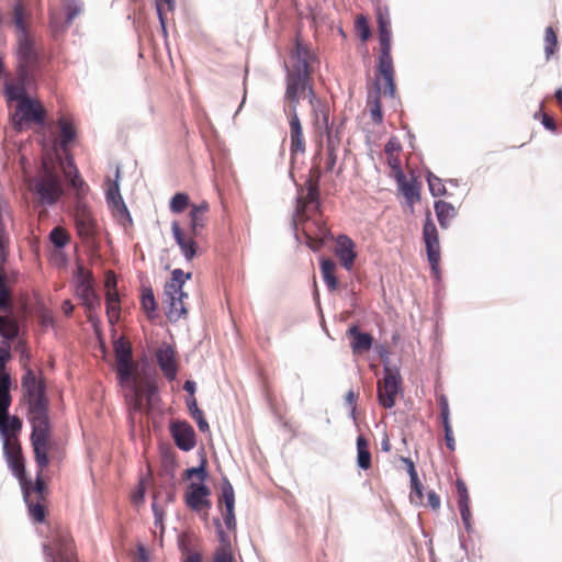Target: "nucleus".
<instances>
[{"instance_id": "58836bf2", "label": "nucleus", "mask_w": 562, "mask_h": 562, "mask_svg": "<svg viewBox=\"0 0 562 562\" xmlns=\"http://www.w3.org/2000/svg\"><path fill=\"white\" fill-rule=\"evenodd\" d=\"M49 241L57 250H63L69 243L70 238L66 231L60 227H54L49 233Z\"/></svg>"}, {"instance_id": "de8ad7c7", "label": "nucleus", "mask_w": 562, "mask_h": 562, "mask_svg": "<svg viewBox=\"0 0 562 562\" xmlns=\"http://www.w3.org/2000/svg\"><path fill=\"white\" fill-rule=\"evenodd\" d=\"M186 285V282L181 280V277L179 273L175 271V269L171 271L169 280L165 283L164 286V293H173L176 291L183 290Z\"/></svg>"}, {"instance_id": "b1692460", "label": "nucleus", "mask_w": 562, "mask_h": 562, "mask_svg": "<svg viewBox=\"0 0 562 562\" xmlns=\"http://www.w3.org/2000/svg\"><path fill=\"white\" fill-rule=\"evenodd\" d=\"M210 205L206 201H202L199 204H193L189 213V233L193 237H199L205 227V218L203 214L206 213Z\"/></svg>"}, {"instance_id": "6e6d98bb", "label": "nucleus", "mask_w": 562, "mask_h": 562, "mask_svg": "<svg viewBox=\"0 0 562 562\" xmlns=\"http://www.w3.org/2000/svg\"><path fill=\"white\" fill-rule=\"evenodd\" d=\"M113 350L116 357H131L132 356V349L131 347L124 341L122 337H119L114 339L113 341Z\"/></svg>"}, {"instance_id": "72a5a7b5", "label": "nucleus", "mask_w": 562, "mask_h": 562, "mask_svg": "<svg viewBox=\"0 0 562 562\" xmlns=\"http://www.w3.org/2000/svg\"><path fill=\"white\" fill-rule=\"evenodd\" d=\"M217 506L221 510L223 506L225 509H235V492L233 485L225 475L222 476L221 493L218 496Z\"/></svg>"}, {"instance_id": "69168bd1", "label": "nucleus", "mask_w": 562, "mask_h": 562, "mask_svg": "<svg viewBox=\"0 0 562 562\" xmlns=\"http://www.w3.org/2000/svg\"><path fill=\"white\" fill-rule=\"evenodd\" d=\"M146 495V479L140 477L138 482V486L133 494V502L135 504L143 503L145 501Z\"/></svg>"}, {"instance_id": "c85d7f7f", "label": "nucleus", "mask_w": 562, "mask_h": 562, "mask_svg": "<svg viewBox=\"0 0 562 562\" xmlns=\"http://www.w3.org/2000/svg\"><path fill=\"white\" fill-rule=\"evenodd\" d=\"M319 269L324 283L326 284L329 292L337 290L338 279L335 276L336 262L328 257H322L319 259Z\"/></svg>"}, {"instance_id": "c03bdc74", "label": "nucleus", "mask_w": 562, "mask_h": 562, "mask_svg": "<svg viewBox=\"0 0 562 562\" xmlns=\"http://www.w3.org/2000/svg\"><path fill=\"white\" fill-rule=\"evenodd\" d=\"M209 476H210V474H209L207 469L204 465V462L202 464H198L195 467H190V468L186 469L183 472V479L186 481H189L192 477H196L199 480L198 482L206 483Z\"/></svg>"}, {"instance_id": "dca6fc26", "label": "nucleus", "mask_w": 562, "mask_h": 562, "mask_svg": "<svg viewBox=\"0 0 562 562\" xmlns=\"http://www.w3.org/2000/svg\"><path fill=\"white\" fill-rule=\"evenodd\" d=\"M336 255L341 266L350 271L357 258L356 243L345 234L339 235L336 239Z\"/></svg>"}, {"instance_id": "c756f323", "label": "nucleus", "mask_w": 562, "mask_h": 562, "mask_svg": "<svg viewBox=\"0 0 562 562\" xmlns=\"http://www.w3.org/2000/svg\"><path fill=\"white\" fill-rule=\"evenodd\" d=\"M164 295L166 297L165 303L167 305L165 315L170 323H177L180 318L187 317L188 308L184 303L179 305V302L170 293H164Z\"/></svg>"}, {"instance_id": "4be33fe9", "label": "nucleus", "mask_w": 562, "mask_h": 562, "mask_svg": "<svg viewBox=\"0 0 562 562\" xmlns=\"http://www.w3.org/2000/svg\"><path fill=\"white\" fill-rule=\"evenodd\" d=\"M440 408V419L443 428V438L446 447L453 452L456 450V440L453 436L452 426L450 423L449 402L446 395L441 394L438 398Z\"/></svg>"}, {"instance_id": "774afa93", "label": "nucleus", "mask_w": 562, "mask_h": 562, "mask_svg": "<svg viewBox=\"0 0 562 562\" xmlns=\"http://www.w3.org/2000/svg\"><path fill=\"white\" fill-rule=\"evenodd\" d=\"M374 353H376L378 357L381 359L382 364H383V371H387L389 360H390L387 348L382 344L376 345L374 347Z\"/></svg>"}, {"instance_id": "423d86ee", "label": "nucleus", "mask_w": 562, "mask_h": 562, "mask_svg": "<svg viewBox=\"0 0 562 562\" xmlns=\"http://www.w3.org/2000/svg\"><path fill=\"white\" fill-rule=\"evenodd\" d=\"M115 376L117 384L121 389L126 390L124 400L128 406L134 409H139V389L136 380L133 376V359L131 357H116L115 359Z\"/></svg>"}, {"instance_id": "37998d69", "label": "nucleus", "mask_w": 562, "mask_h": 562, "mask_svg": "<svg viewBox=\"0 0 562 562\" xmlns=\"http://www.w3.org/2000/svg\"><path fill=\"white\" fill-rule=\"evenodd\" d=\"M544 43V55L549 60L558 50V35L552 26L546 29Z\"/></svg>"}, {"instance_id": "603ef678", "label": "nucleus", "mask_w": 562, "mask_h": 562, "mask_svg": "<svg viewBox=\"0 0 562 562\" xmlns=\"http://www.w3.org/2000/svg\"><path fill=\"white\" fill-rule=\"evenodd\" d=\"M411 493L409 497L413 502L414 497L422 499L424 496V485L420 482L418 474L409 476Z\"/></svg>"}, {"instance_id": "6ab92c4d", "label": "nucleus", "mask_w": 562, "mask_h": 562, "mask_svg": "<svg viewBox=\"0 0 562 562\" xmlns=\"http://www.w3.org/2000/svg\"><path fill=\"white\" fill-rule=\"evenodd\" d=\"M290 126V156L291 162L294 161L297 153L305 151V140L303 137V127L299 114L289 116Z\"/></svg>"}, {"instance_id": "09e8293b", "label": "nucleus", "mask_w": 562, "mask_h": 562, "mask_svg": "<svg viewBox=\"0 0 562 562\" xmlns=\"http://www.w3.org/2000/svg\"><path fill=\"white\" fill-rule=\"evenodd\" d=\"M10 291L5 284V274L0 269V311H7L10 307Z\"/></svg>"}, {"instance_id": "ddd939ff", "label": "nucleus", "mask_w": 562, "mask_h": 562, "mask_svg": "<svg viewBox=\"0 0 562 562\" xmlns=\"http://www.w3.org/2000/svg\"><path fill=\"white\" fill-rule=\"evenodd\" d=\"M156 362L167 381L172 382L178 375L176 348L164 341L155 352Z\"/></svg>"}, {"instance_id": "680f3d73", "label": "nucleus", "mask_w": 562, "mask_h": 562, "mask_svg": "<svg viewBox=\"0 0 562 562\" xmlns=\"http://www.w3.org/2000/svg\"><path fill=\"white\" fill-rule=\"evenodd\" d=\"M43 554L45 557L46 562H69L64 557H57L56 551L48 543L44 542L42 544Z\"/></svg>"}, {"instance_id": "5fc2aeb1", "label": "nucleus", "mask_w": 562, "mask_h": 562, "mask_svg": "<svg viewBox=\"0 0 562 562\" xmlns=\"http://www.w3.org/2000/svg\"><path fill=\"white\" fill-rule=\"evenodd\" d=\"M54 325V318L50 314H48L42 306L40 300L37 299V327L42 326L47 328Z\"/></svg>"}, {"instance_id": "f3484780", "label": "nucleus", "mask_w": 562, "mask_h": 562, "mask_svg": "<svg viewBox=\"0 0 562 562\" xmlns=\"http://www.w3.org/2000/svg\"><path fill=\"white\" fill-rule=\"evenodd\" d=\"M83 2L82 0H64L63 11L65 19L63 22H58L55 18L50 20V26L55 32H63L67 30L74 22V20L82 12Z\"/></svg>"}, {"instance_id": "79ce46f5", "label": "nucleus", "mask_w": 562, "mask_h": 562, "mask_svg": "<svg viewBox=\"0 0 562 562\" xmlns=\"http://www.w3.org/2000/svg\"><path fill=\"white\" fill-rule=\"evenodd\" d=\"M19 334V326L15 321L0 315V335L8 339H14Z\"/></svg>"}, {"instance_id": "e433bc0d", "label": "nucleus", "mask_w": 562, "mask_h": 562, "mask_svg": "<svg viewBox=\"0 0 562 562\" xmlns=\"http://www.w3.org/2000/svg\"><path fill=\"white\" fill-rule=\"evenodd\" d=\"M422 186L423 183L419 181V179L414 173H411V180L398 186L397 190L404 196L405 200H413L416 198H422Z\"/></svg>"}, {"instance_id": "39448f33", "label": "nucleus", "mask_w": 562, "mask_h": 562, "mask_svg": "<svg viewBox=\"0 0 562 562\" xmlns=\"http://www.w3.org/2000/svg\"><path fill=\"white\" fill-rule=\"evenodd\" d=\"M423 240L425 243V250L431 276L435 279V282L439 284L441 282V269L439 266L441 252L438 229L431 217L430 211L426 212L423 225Z\"/></svg>"}, {"instance_id": "f8f14e48", "label": "nucleus", "mask_w": 562, "mask_h": 562, "mask_svg": "<svg viewBox=\"0 0 562 562\" xmlns=\"http://www.w3.org/2000/svg\"><path fill=\"white\" fill-rule=\"evenodd\" d=\"M403 392V379L401 373L383 376V387L379 384L376 398L383 408H393L396 403L397 394Z\"/></svg>"}, {"instance_id": "f257e3e1", "label": "nucleus", "mask_w": 562, "mask_h": 562, "mask_svg": "<svg viewBox=\"0 0 562 562\" xmlns=\"http://www.w3.org/2000/svg\"><path fill=\"white\" fill-rule=\"evenodd\" d=\"M78 138L74 124L59 113L54 117L37 98V209L56 205L66 193L60 173V148Z\"/></svg>"}, {"instance_id": "052dcab7", "label": "nucleus", "mask_w": 562, "mask_h": 562, "mask_svg": "<svg viewBox=\"0 0 562 562\" xmlns=\"http://www.w3.org/2000/svg\"><path fill=\"white\" fill-rule=\"evenodd\" d=\"M322 176L323 171L319 168L312 169L311 176L306 179L304 183L306 191L312 188H319Z\"/></svg>"}, {"instance_id": "9d476101", "label": "nucleus", "mask_w": 562, "mask_h": 562, "mask_svg": "<svg viewBox=\"0 0 562 562\" xmlns=\"http://www.w3.org/2000/svg\"><path fill=\"white\" fill-rule=\"evenodd\" d=\"M120 170H116L115 179L109 184L105 191V201L110 210L117 212L124 227L133 224L132 215L124 202L120 189Z\"/></svg>"}, {"instance_id": "0eeeda50", "label": "nucleus", "mask_w": 562, "mask_h": 562, "mask_svg": "<svg viewBox=\"0 0 562 562\" xmlns=\"http://www.w3.org/2000/svg\"><path fill=\"white\" fill-rule=\"evenodd\" d=\"M77 297L87 312H95L101 306V299L93 285L92 274L82 265H78L72 276Z\"/></svg>"}, {"instance_id": "412c9836", "label": "nucleus", "mask_w": 562, "mask_h": 562, "mask_svg": "<svg viewBox=\"0 0 562 562\" xmlns=\"http://www.w3.org/2000/svg\"><path fill=\"white\" fill-rule=\"evenodd\" d=\"M22 386L25 390V395L29 397V422L32 427L30 441L35 448V375L32 371L29 370L26 375L23 378Z\"/></svg>"}, {"instance_id": "a19ab883", "label": "nucleus", "mask_w": 562, "mask_h": 562, "mask_svg": "<svg viewBox=\"0 0 562 562\" xmlns=\"http://www.w3.org/2000/svg\"><path fill=\"white\" fill-rule=\"evenodd\" d=\"M355 30L362 43L368 42L372 36V30L367 16L360 14L355 21Z\"/></svg>"}, {"instance_id": "8fccbe9b", "label": "nucleus", "mask_w": 562, "mask_h": 562, "mask_svg": "<svg viewBox=\"0 0 562 562\" xmlns=\"http://www.w3.org/2000/svg\"><path fill=\"white\" fill-rule=\"evenodd\" d=\"M306 199L312 206V210L316 213H321L322 211V200H321V187L312 188L306 191Z\"/></svg>"}, {"instance_id": "473e14b6", "label": "nucleus", "mask_w": 562, "mask_h": 562, "mask_svg": "<svg viewBox=\"0 0 562 562\" xmlns=\"http://www.w3.org/2000/svg\"><path fill=\"white\" fill-rule=\"evenodd\" d=\"M161 463H162V475L168 476L171 482V486H175L176 468L178 465L175 452L169 448L161 447Z\"/></svg>"}, {"instance_id": "f03ea898", "label": "nucleus", "mask_w": 562, "mask_h": 562, "mask_svg": "<svg viewBox=\"0 0 562 562\" xmlns=\"http://www.w3.org/2000/svg\"><path fill=\"white\" fill-rule=\"evenodd\" d=\"M14 25L18 33L15 81H5L4 97L9 106L15 102L11 121L14 130L23 131L35 121V100L26 92V81L35 68L34 40L25 22V11L21 3L14 7Z\"/></svg>"}, {"instance_id": "ea45409f", "label": "nucleus", "mask_w": 562, "mask_h": 562, "mask_svg": "<svg viewBox=\"0 0 562 562\" xmlns=\"http://www.w3.org/2000/svg\"><path fill=\"white\" fill-rule=\"evenodd\" d=\"M190 205V196L186 192L175 193L169 201V210L173 214H180Z\"/></svg>"}, {"instance_id": "864d4df0", "label": "nucleus", "mask_w": 562, "mask_h": 562, "mask_svg": "<svg viewBox=\"0 0 562 562\" xmlns=\"http://www.w3.org/2000/svg\"><path fill=\"white\" fill-rule=\"evenodd\" d=\"M533 117L536 120H541V125L549 132L557 133L558 126L553 117L544 113L543 111L539 110L533 114Z\"/></svg>"}, {"instance_id": "e2e57ef3", "label": "nucleus", "mask_w": 562, "mask_h": 562, "mask_svg": "<svg viewBox=\"0 0 562 562\" xmlns=\"http://www.w3.org/2000/svg\"><path fill=\"white\" fill-rule=\"evenodd\" d=\"M213 562H236L232 550H215Z\"/></svg>"}, {"instance_id": "20e7f679", "label": "nucleus", "mask_w": 562, "mask_h": 562, "mask_svg": "<svg viewBox=\"0 0 562 562\" xmlns=\"http://www.w3.org/2000/svg\"><path fill=\"white\" fill-rule=\"evenodd\" d=\"M49 405L47 384L37 363V468L59 467L66 456V442L55 431Z\"/></svg>"}, {"instance_id": "f704fd0d", "label": "nucleus", "mask_w": 562, "mask_h": 562, "mask_svg": "<svg viewBox=\"0 0 562 562\" xmlns=\"http://www.w3.org/2000/svg\"><path fill=\"white\" fill-rule=\"evenodd\" d=\"M380 54L378 63L393 61L391 49H392V30L378 31Z\"/></svg>"}, {"instance_id": "1a4fd4ad", "label": "nucleus", "mask_w": 562, "mask_h": 562, "mask_svg": "<svg viewBox=\"0 0 562 562\" xmlns=\"http://www.w3.org/2000/svg\"><path fill=\"white\" fill-rule=\"evenodd\" d=\"M211 487L203 482H190L184 493V504L191 510L199 513L212 507Z\"/></svg>"}, {"instance_id": "a878e982", "label": "nucleus", "mask_w": 562, "mask_h": 562, "mask_svg": "<svg viewBox=\"0 0 562 562\" xmlns=\"http://www.w3.org/2000/svg\"><path fill=\"white\" fill-rule=\"evenodd\" d=\"M139 303L143 312L149 321H154L158 317V303L151 285H142Z\"/></svg>"}, {"instance_id": "4d7b16f0", "label": "nucleus", "mask_w": 562, "mask_h": 562, "mask_svg": "<svg viewBox=\"0 0 562 562\" xmlns=\"http://www.w3.org/2000/svg\"><path fill=\"white\" fill-rule=\"evenodd\" d=\"M142 373L144 380H154L158 379L157 370L150 364L146 355L143 356L140 361Z\"/></svg>"}, {"instance_id": "cd10ccee", "label": "nucleus", "mask_w": 562, "mask_h": 562, "mask_svg": "<svg viewBox=\"0 0 562 562\" xmlns=\"http://www.w3.org/2000/svg\"><path fill=\"white\" fill-rule=\"evenodd\" d=\"M434 210L438 224L442 229H447L450 226V220L458 215L457 209L453 204L443 200H436L434 202Z\"/></svg>"}, {"instance_id": "0e129e2a", "label": "nucleus", "mask_w": 562, "mask_h": 562, "mask_svg": "<svg viewBox=\"0 0 562 562\" xmlns=\"http://www.w3.org/2000/svg\"><path fill=\"white\" fill-rule=\"evenodd\" d=\"M339 143H340V138H339L338 130H336L335 132L327 133V136H326L327 151H336Z\"/></svg>"}, {"instance_id": "5701e85b", "label": "nucleus", "mask_w": 562, "mask_h": 562, "mask_svg": "<svg viewBox=\"0 0 562 562\" xmlns=\"http://www.w3.org/2000/svg\"><path fill=\"white\" fill-rule=\"evenodd\" d=\"M305 87H307L305 78L285 76L284 100L293 105V108L297 106L301 94L305 92Z\"/></svg>"}, {"instance_id": "bf43d9fd", "label": "nucleus", "mask_w": 562, "mask_h": 562, "mask_svg": "<svg viewBox=\"0 0 562 562\" xmlns=\"http://www.w3.org/2000/svg\"><path fill=\"white\" fill-rule=\"evenodd\" d=\"M46 468H37V501L41 494H48V477L44 473Z\"/></svg>"}, {"instance_id": "2f4dec72", "label": "nucleus", "mask_w": 562, "mask_h": 562, "mask_svg": "<svg viewBox=\"0 0 562 562\" xmlns=\"http://www.w3.org/2000/svg\"><path fill=\"white\" fill-rule=\"evenodd\" d=\"M105 310L111 324L119 319L121 315V293L119 290L105 293Z\"/></svg>"}, {"instance_id": "a211bd4d", "label": "nucleus", "mask_w": 562, "mask_h": 562, "mask_svg": "<svg viewBox=\"0 0 562 562\" xmlns=\"http://www.w3.org/2000/svg\"><path fill=\"white\" fill-rule=\"evenodd\" d=\"M346 334L350 338V349L355 355L369 351L373 347V336L368 331L361 330L356 324L351 325Z\"/></svg>"}, {"instance_id": "2eb2a0df", "label": "nucleus", "mask_w": 562, "mask_h": 562, "mask_svg": "<svg viewBox=\"0 0 562 562\" xmlns=\"http://www.w3.org/2000/svg\"><path fill=\"white\" fill-rule=\"evenodd\" d=\"M171 234L183 258L190 262L198 255L199 245L195 240L196 237H193V235L187 237L178 221L171 223Z\"/></svg>"}, {"instance_id": "393cba45", "label": "nucleus", "mask_w": 562, "mask_h": 562, "mask_svg": "<svg viewBox=\"0 0 562 562\" xmlns=\"http://www.w3.org/2000/svg\"><path fill=\"white\" fill-rule=\"evenodd\" d=\"M373 86L372 91L368 92L367 104L370 106V116L372 122L380 125L383 122L381 83H379L378 80H374Z\"/></svg>"}, {"instance_id": "13d9d810", "label": "nucleus", "mask_w": 562, "mask_h": 562, "mask_svg": "<svg viewBox=\"0 0 562 562\" xmlns=\"http://www.w3.org/2000/svg\"><path fill=\"white\" fill-rule=\"evenodd\" d=\"M456 490L458 494V504H469L470 503V496L468 492V487L465 482L458 477L456 480Z\"/></svg>"}, {"instance_id": "6e6552de", "label": "nucleus", "mask_w": 562, "mask_h": 562, "mask_svg": "<svg viewBox=\"0 0 562 562\" xmlns=\"http://www.w3.org/2000/svg\"><path fill=\"white\" fill-rule=\"evenodd\" d=\"M290 58L295 59V64L289 67L286 61H283V69L285 76L307 78V75L313 72V63L317 59L314 52L301 40V34L297 33L294 40V49L290 53Z\"/></svg>"}, {"instance_id": "a18cd8bd", "label": "nucleus", "mask_w": 562, "mask_h": 562, "mask_svg": "<svg viewBox=\"0 0 562 562\" xmlns=\"http://www.w3.org/2000/svg\"><path fill=\"white\" fill-rule=\"evenodd\" d=\"M213 525L216 528V535L220 541V547L216 550H232L231 539L223 529L222 522L218 517L213 518Z\"/></svg>"}, {"instance_id": "3c124183", "label": "nucleus", "mask_w": 562, "mask_h": 562, "mask_svg": "<svg viewBox=\"0 0 562 562\" xmlns=\"http://www.w3.org/2000/svg\"><path fill=\"white\" fill-rule=\"evenodd\" d=\"M157 381L158 379L144 380L143 382L144 394L148 402L155 401L156 397L158 396L159 387Z\"/></svg>"}, {"instance_id": "49530a36", "label": "nucleus", "mask_w": 562, "mask_h": 562, "mask_svg": "<svg viewBox=\"0 0 562 562\" xmlns=\"http://www.w3.org/2000/svg\"><path fill=\"white\" fill-rule=\"evenodd\" d=\"M378 31L392 30L391 19L387 7H378L375 10Z\"/></svg>"}, {"instance_id": "bb28decb", "label": "nucleus", "mask_w": 562, "mask_h": 562, "mask_svg": "<svg viewBox=\"0 0 562 562\" xmlns=\"http://www.w3.org/2000/svg\"><path fill=\"white\" fill-rule=\"evenodd\" d=\"M70 195L74 202L86 201V198L90 191L88 183L81 177L79 169H75V173L67 181Z\"/></svg>"}, {"instance_id": "aec40b11", "label": "nucleus", "mask_w": 562, "mask_h": 562, "mask_svg": "<svg viewBox=\"0 0 562 562\" xmlns=\"http://www.w3.org/2000/svg\"><path fill=\"white\" fill-rule=\"evenodd\" d=\"M74 221L80 235H90L94 221L86 201L74 202Z\"/></svg>"}, {"instance_id": "4c0bfd02", "label": "nucleus", "mask_w": 562, "mask_h": 562, "mask_svg": "<svg viewBox=\"0 0 562 562\" xmlns=\"http://www.w3.org/2000/svg\"><path fill=\"white\" fill-rule=\"evenodd\" d=\"M425 178L431 196L439 198L449 195L445 184L442 183V180L434 175L429 169L426 170Z\"/></svg>"}, {"instance_id": "7ed1b4c3", "label": "nucleus", "mask_w": 562, "mask_h": 562, "mask_svg": "<svg viewBox=\"0 0 562 562\" xmlns=\"http://www.w3.org/2000/svg\"><path fill=\"white\" fill-rule=\"evenodd\" d=\"M10 404V375L0 372V434L3 440V454L10 471L19 482L29 514L35 519V482L25 469V459L19 441L22 422L19 417L9 415Z\"/></svg>"}, {"instance_id": "c9c22d12", "label": "nucleus", "mask_w": 562, "mask_h": 562, "mask_svg": "<svg viewBox=\"0 0 562 562\" xmlns=\"http://www.w3.org/2000/svg\"><path fill=\"white\" fill-rule=\"evenodd\" d=\"M186 405L190 412L191 417L195 420L198 428L201 432L210 431V425L206 420L204 413L199 408L195 397H187Z\"/></svg>"}, {"instance_id": "7c9ffc66", "label": "nucleus", "mask_w": 562, "mask_h": 562, "mask_svg": "<svg viewBox=\"0 0 562 562\" xmlns=\"http://www.w3.org/2000/svg\"><path fill=\"white\" fill-rule=\"evenodd\" d=\"M357 448V467L360 470H368L371 468L372 456L369 449V441L363 435H359L356 440Z\"/></svg>"}, {"instance_id": "4468645a", "label": "nucleus", "mask_w": 562, "mask_h": 562, "mask_svg": "<svg viewBox=\"0 0 562 562\" xmlns=\"http://www.w3.org/2000/svg\"><path fill=\"white\" fill-rule=\"evenodd\" d=\"M383 79V94L392 100H396L401 104V99L397 95V87L395 82V70L393 61L376 63L375 79L380 83Z\"/></svg>"}, {"instance_id": "338daca9", "label": "nucleus", "mask_w": 562, "mask_h": 562, "mask_svg": "<svg viewBox=\"0 0 562 562\" xmlns=\"http://www.w3.org/2000/svg\"><path fill=\"white\" fill-rule=\"evenodd\" d=\"M402 145L397 137L391 136L384 146V153L387 156H393L394 151H401Z\"/></svg>"}, {"instance_id": "9b49d317", "label": "nucleus", "mask_w": 562, "mask_h": 562, "mask_svg": "<svg viewBox=\"0 0 562 562\" xmlns=\"http://www.w3.org/2000/svg\"><path fill=\"white\" fill-rule=\"evenodd\" d=\"M169 431L178 449L184 452L191 451L196 445L194 428L188 420L172 419Z\"/></svg>"}]
</instances>
